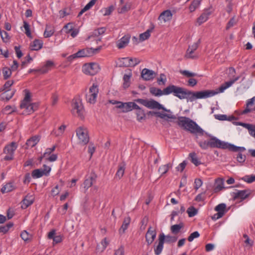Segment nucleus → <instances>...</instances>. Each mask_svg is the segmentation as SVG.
<instances>
[{"label":"nucleus","mask_w":255,"mask_h":255,"mask_svg":"<svg viewBox=\"0 0 255 255\" xmlns=\"http://www.w3.org/2000/svg\"><path fill=\"white\" fill-rule=\"evenodd\" d=\"M130 222V218L129 217H126L124 219L123 224L119 230V233L123 234L125 233V231L128 229V225Z\"/></svg>","instance_id":"72a5a7b5"},{"label":"nucleus","mask_w":255,"mask_h":255,"mask_svg":"<svg viewBox=\"0 0 255 255\" xmlns=\"http://www.w3.org/2000/svg\"><path fill=\"white\" fill-rule=\"evenodd\" d=\"M14 189V187L12 182H9L4 185L1 189L2 193L9 192Z\"/></svg>","instance_id":"58836bf2"},{"label":"nucleus","mask_w":255,"mask_h":255,"mask_svg":"<svg viewBox=\"0 0 255 255\" xmlns=\"http://www.w3.org/2000/svg\"><path fill=\"white\" fill-rule=\"evenodd\" d=\"M151 30L149 29L147 30L145 32L139 35V41H143L149 38L150 36Z\"/></svg>","instance_id":"de8ad7c7"},{"label":"nucleus","mask_w":255,"mask_h":255,"mask_svg":"<svg viewBox=\"0 0 255 255\" xmlns=\"http://www.w3.org/2000/svg\"><path fill=\"white\" fill-rule=\"evenodd\" d=\"M169 170V164H165L160 166L159 168L158 171L161 172L162 174L166 173Z\"/></svg>","instance_id":"69168bd1"},{"label":"nucleus","mask_w":255,"mask_h":255,"mask_svg":"<svg viewBox=\"0 0 255 255\" xmlns=\"http://www.w3.org/2000/svg\"><path fill=\"white\" fill-rule=\"evenodd\" d=\"M178 125L191 133L199 135H203L205 134L209 136L210 137L209 140L198 142L200 147L203 149H207L210 147L237 150V149L239 148L236 147L234 144L222 141L216 137L206 132L195 122L189 118L186 117H179Z\"/></svg>","instance_id":"f257e3e1"},{"label":"nucleus","mask_w":255,"mask_h":255,"mask_svg":"<svg viewBox=\"0 0 255 255\" xmlns=\"http://www.w3.org/2000/svg\"><path fill=\"white\" fill-rule=\"evenodd\" d=\"M44 175V174L42 169H37L32 171V176L34 178H38Z\"/></svg>","instance_id":"a18cd8bd"},{"label":"nucleus","mask_w":255,"mask_h":255,"mask_svg":"<svg viewBox=\"0 0 255 255\" xmlns=\"http://www.w3.org/2000/svg\"><path fill=\"white\" fill-rule=\"evenodd\" d=\"M97 176L93 171L91 172L89 176H86L84 181V188L87 191L96 182Z\"/></svg>","instance_id":"9d476101"},{"label":"nucleus","mask_w":255,"mask_h":255,"mask_svg":"<svg viewBox=\"0 0 255 255\" xmlns=\"http://www.w3.org/2000/svg\"><path fill=\"white\" fill-rule=\"evenodd\" d=\"M200 236V234L198 232L195 231L191 233L190 236L188 237V241L189 242H192L195 238H198Z\"/></svg>","instance_id":"0e129e2a"},{"label":"nucleus","mask_w":255,"mask_h":255,"mask_svg":"<svg viewBox=\"0 0 255 255\" xmlns=\"http://www.w3.org/2000/svg\"><path fill=\"white\" fill-rule=\"evenodd\" d=\"M43 42L39 39H35L30 43V48L31 50L38 51L42 48Z\"/></svg>","instance_id":"c756f323"},{"label":"nucleus","mask_w":255,"mask_h":255,"mask_svg":"<svg viewBox=\"0 0 255 255\" xmlns=\"http://www.w3.org/2000/svg\"><path fill=\"white\" fill-rule=\"evenodd\" d=\"M236 23L237 20H236L235 17L234 16L232 17L228 22L226 27V29H229L231 27L234 26Z\"/></svg>","instance_id":"13d9d810"},{"label":"nucleus","mask_w":255,"mask_h":255,"mask_svg":"<svg viewBox=\"0 0 255 255\" xmlns=\"http://www.w3.org/2000/svg\"><path fill=\"white\" fill-rule=\"evenodd\" d=\"M255 102V96L253 97L252 99L249 100L246 104L247 108L241 112L242 115H245L248 114L252 111H254L253 108H251L253 106Z\"/></svg>","instance_id":"a878e982"},{"label":"nucleus","mask_w":255,"mask_h":255,"mask_svg":"<svg viewBox=\"0 0 255 255\" xmlns=\"http://www.w3.org/2000/svg\"><path fill=\"white\" fill-rule=\"evenodd\" d=\"M146 107L150 109H161L166 112H170V111L169 110L166 109L162 105H161L158 102L152 99L147 101Z\"/></svg>","instance_id":"2eb2a0df"},{"label":"nucleus","mask_w":255,"mask_h":255,"mask_svg":"<svg viewBox=\"0 0 255 255\" xmlns=\"http://www.w3.org/2000/svg\"><path fill=\"white\" fill-rule=\"evenodd\" d=\"M20 237L24 241H27L30 239L31 236L27 231H23L21 232Z\"/></svg>","instance_id":"bf43d9fd"},{"label":"nucleus","mask_w":255,"mask_h":255,"mask_svg":"<svg viewBox=\"0 0 255 255\" xmlns=\"http://www.w3.org/2000/svg\"><path fill=\"white\" fill-rule=\"evenodd\" d=\"M76 56L79 58L90 57L92 56V52L89 48L82 49L76 52Z\"/></svg>","instance_id":"bb28decb"},{"label":"nucleus","mask_w":255,"mask_h":255,"mask_svg":"<svg viewBox=\"0 0 255 255\" xmlns=\"http://www.w3.org/2000/svg\"><path fill=\"white\" fill-rule=\"evenodd\" d=\"M200 2L198 0H194L189 6V10L191 12H193L199 6Z\"/></svg>","instance_id":"864d4df0"},{"label":"nucleus","mask_w":255,"mask_h":255,"mask_svg":"<svg viewBox=\"0 0 255 255\" xmlns=\"http://www.w3.org/2000/svg\"><path fill=\"white\" fill-rule=\"evenodd\" d=\"M215 96V93L210 92V90H204L198 92H192L186 90V94L184 95V99H186L187 101L191 102L194 101L198 99H205Z\"/></svg>","instance_id":"7ed1b4c3"},{"label":"nucleus","mask_w":255,"mask_h":255,"mask_svg":"<svg viewBox=\"0 0 255 255\" xmlns=\"http://www.w3.org/2000/svg\"><path fill=\"white\" fill-rule=\"evenodd\" d=\"M236 125L242 126L249 130L250 134L255 138V125L241 122L235 123Z\"/></svg>","instance_id":"412c9836"},{"label":"nucleus","mask_w":255,"mask_h":255,"mask_svg":"<svg viewBox=\"0 0 255 255\" xmlns=\"http://www.w3.org/2000/svg\"><path fill=\"white\" fill-rule=\"evenodd\" d=\"M10 94L8 93L9 92L4 91L3 93L1 94L0 96V99L2 100H6V101H9L14 95L15 93V90H12L10 91Z\"/></svg>","instance_id":"c9c22d12"},{"label":"nucleus","mask_w":255,"mask_h":255,"mask_svg":"<svg viewBox=\"0 0 255 255\" xmlns=\"http://www.w3.org/2000/svg\"><path fill=\"white\" fill-rule=\"evenodd\" d=\"M156 73L152 70L144 68L141 73V76L145 81H149L154 79Z\"/></svg>","instance_id":"dca6fc26"},{"label":"nucleus","mask_w":255,"mask_h":255,"mask_svg":"<svg viewBox=\"0 0 255 255\" xmlns=\"http://www.w3.org/2000/svg\"><path fill=\"white\" fill-rule=\"evenodd\" d=\"M224 188V180L222 178H217L215 180L214 191L215 192H218Z\"/></svg>","instance_id":"473e14b6"},{"label":"nucleus","mask_w":255,"mask_h":255,"mask_svg":"<svg viewBox=\"0 0 255 255\" xmlns=\"http://www.w3.org/2000/svg\"><path fill=\"white\" fill-rule=\"evenodd\" d=\"M236 147H239V149H237V150H229L230 151L233 152H238L237 154L236 158L237 161L240 163H244L246 159V156L245 154H243L242 152L246 150V148L244 147L237 146L235 145Z\"/></svg>","instance_id":"a211bd4d"},{"label":"nucleus","mask_w":255,"mask_h":255,"mask_svg":"<svg viewBox=\"0 0 255 255\" xmlns=\"http://www.w3.org/2000/svg\"><path fill=\"white\" fill-rule=\"evenodd\" d=\"M149 92L152 95L155 96L159 97L164 95V89L162 91L160 89L152 87L150 88Z\"/></svg>","instance_id":"e433bc0d"},{"label":"nucleus","mask_w":255,"mask_h":255,"mask_svg":"<svg viewBox=\"0 0 255 255\" xmlns=\"http://www.w3.org/2000/svg\"><path fill=\"white\" fill-rule=\"evenodd\" d=\"M2 73L3 76V79L6 80L8 79L11 75V70L7 67H4L2 69Z\"/></svg>","instance_id":"79ce46f5"},{"label":"nucleus","mask_w":255,"mask_h":255,"mask_svg":"<svg viewBox=\"0 0 255 255\" xmlns=\"http://www.w3.org/2000/svg\"><path fill=\"white\" fill-rule=\"evenodd\" d=\"M130 36L126 35L119 39L116 43V45L119 49H122L127 46L129 42Z\"/></svg>","instance_id":"aec40b11"},{"label":"nucleus","mask_w":255,"mask_h":255,"mask_svg":"<svg viewBox=\"0 0 255 255\" xmlns=\"http://www.w3.org/2000/svg\"><path fill=\"white\" fill-rule=\"evenodd\" d=\"M202 181L201 179L196 178L194 181V189L198 190L202 185Z\"/></svg>","instance_id":"338daca9"},{"label":"nucleus","mask_w":255,"mask_h":255,"mask_svg":"<svg viewBox=\"0 0 255 255\" xmlns=\"http://www.w3.org/2000/svg\"><path fill=\"white\" fill-rule=\"evenodd\" d=\"M240 76H237L234 79L231 80L229 81L226 82L224 84H222L219 89L216 90H210V92H214L215 95L220 93H223L226 89L231 87L234 83L240 79Z\"/></svg>","instance_id":"9b49d317"},{"label":"nucleus","mask_w":255,"mask_h":255,"mask_svg":"<svg viewBox=\"0 0 255 255\" xmlns=\"http://www.w3.org/2000/svg\"><path fill=\"white\" fill-rule=\"evenodd\" d=\"M165 238L164 234L161 233L158 237V243L156 246H154V251L155 255H159L163 249Z\"/></svg>","instance_id":"4468645a"},{"label":"nucleus","mask_w":255,"mask_h":255,"mask_svg":"<svg viewBox=\"0 0 255 255\" xmlns=\"http://www.w3.org/2000/svg\"><path fill=\"white\" fill-rule=\"evenodd\" d=\"M13 80H8L6 81L3 86L0 89V92L2 91H6V92H10L9 88L13 85Z\"/></svg>","instance_id":"37998d69"},{"label":"nucleus","mask_w":255,"mask_h":255,"mask_svg":"<svg viewBox=\"0 0 255 255\" xmlns=\"http://www.w3.org/2000/svg\"><path fill=\"white\" fill-rule=\"evenodd\" d=\"M211 12L212 11L210 9H207L204 10L203 13L197 19V22L199 25H200L208 20L209 16L211 14Z\"/></svg>","instance_id":"5701e85b"},{"label":"nucleus","mask_w":255,"mask_h":255,"mask_svg":"<svg viewBox=\"0 0 255 255\" xmlns=\"http://www.w3.org/2000/svg\"><path fill=\"white\" fill-rule=\"evenodd\" d=\"M40 137L39 135H36L29 138L26 142V145L27 146L26 148L33 147L35 146L39 141Z\"/></svg>","instance_id":"393cba45"},{"label":"nucleus","mask_w":255,"mask_h":255,"mask_svg":"<svg viewBox=\"0 0 255 255\" xmlns=\"http://www.w3.org/2000/svg\"><path fill=\"white\" fill-rule=\"evenodd\" d=\"M186 90L182 87L170 85L164 88V95H168L172 94L174 96L182 100L185 97L184 95L186 94Z\"/></svg>","instance_id":"20e7f679"},{"label":"nucleus","mask_w":255,"mask_h":255,"mask_svg":"<svg viewBox=\"0 0 255 255\" xmlns=\"http://www.w3.org/2000/svg\"><path fill=\"white\" fill-rule=\"evenodd\" d=\"M180 73L182 75H183L188 78L193 77H195V76H197L196 73L191 72H190L187 70H180Z\"/></svg>","instance_id":"4d7b16f0"},{"label":"nucleus","mask_w":255,"mask_h":255,"mask_svg":"<svg viewBox=\"0 0 255 255\" xmlns=\"http://www.w3.org/2000/svg\"><path fill=\"white\" fill-rule=\"evenodd\" d=\"M0 34L2 40L4 42H7L9 39V37L7 32L4 30L0 31Z\"/></svg>","instance_id":"680f3d73"},{"label":"nucleus","mask_w":255,"mask_h":255,"mask_svg":"<svg viewBox=\"0 0 255 255\" xmlns=\"http://www.w3.org/2000/svg\"><path fill=\"white\" fill-rule=\"evenodd\" d=\"M128 60H129L130 63L132 64L131 65V67H135L141 62V61L137 58L129 57Z\"/></svg>","instance_id":"e2e57ef3"},{"label":"nucleus","mask_w":255,"mask_h":255,"mask_svg":"<svg viewBox=\"0 0 255 255\" xmlns=\"http://www.w3.org/2000/svg\"><path fill=\"white\" fill-rule=\"evenodd\" d=\"M23 27L25 30L26 35L29 38H32L29 24L25 21H23Z\"/></svg>","instance_id":"6e6d98bb"},{"label":"nucleus","mask_w":255,"mask_h":255,"mask_svg":"<svg viewBox=\"0 0 255 255\" xmlns=\"http://www.w3.org/2000/svg\"><path fill=\"white\" fill-rule=\"evenodd\" d=\"M187 213L189 217H192L197 214L198 210L193 206H191L188 208Z\"/></svg>","instance_id":"8fccbe9b"},{"label":"nucleus","mask_w":255,"mask_h":255,"mask_svg":"<svg viewBox=\"0 0 255 255\" xmlns=\"http://www.w3.org/2000/svg\"><path fill=\"white\" fill-rule=\"evenodd\" d=\"M25 97L21 102L20 108L24 109L25 114L29 115L37 110L38 104L36 103H31L30 92L27 90H25Z\"/></svg>","instance_id":"f03ea898"},{"label":"nucleus","mask_w":255,"mask_h":255,"mask_svg":"<svg viewBox=\"0 0 255 255\" xmlns=\"http://www.w3.org/2000/svg\"><path fill=\"white\" fill-rule=\"evenodd\" d=\"M242 179L247 183H251L255 181V175H246L243 177Z\"/></svg>","instance_id":"5fc2aeb1"},{"label":"nucleus","mask_w":255,"mask_h":255,"mask_svg":"<svg viewBox=\"0 0 255 255\" xmlns=\"http://www.w3.org/2000/svg\"><path fill=\"white\" fill-rule=\"evenodd\" d=\"M166 81V78L165 75L164 74H161L160 75V77L157 79V83L159 85H161V83L162 82V85H165Z\"/></svg>","instance_id":"774afa93"},{"label":"nucleus","mask_w":255,"mask_h":255,"mask_svg":"<svg viewBox=\"0 0 255 255\" xmlns=\"http://www.w3.org/2000/svg\"><path fill=\"white\" fill-rule=\"evenodd\" d=\"M124 107L122 112L123 113H127L132 111V109H134V108H137L138 105L136 104L134 102H127L124 103Z\"/></svg>","instance_id":"7c9ffc66"},{"label":"nucleus","mask_w":255,"mask_h":255,"mask_svg":"<svg viewBox=\"0 0 255 255\" xmlns=\"http://www.w3.org/2000/svg\"><path fill=\"white\" fill-rule=\"evenodd\" d=\"M34 199L32 195L27 194L21 202V208L24 209H26L33 203Z\"/></svg>","instance_id":"4be33fe9"},{"label":"nucleus","mask_w":255,"mask_h":255,"mask_svg":"<svg viewBox=\"0 0 255 255\" xmlns=\"http://www.w3.org/2000/svg\"><path fill=\"white\" fill-rule=\"evenodd\" d=\"M130 8V6L129 4H126L123 6H122L121 7H119L118 9V11L119 13H124L128 10H129Z\"/></svg>","instance_id":"052dcab7"},{"label":"nucleus","mask_w":255,"mask_h":255,"mask_svg":"<svg viewBox=\"0 0 255 255\" xmlns=\"http://www.w3.org/2000/svg\"><path fill=\"white\" fill-rule=\"evenodd\" d=\"M115 9V6L113 5L109 6L108 7L104 8L101 10L104 16L109 15Z\"/></svg>","instance_id":"49530a36"},{"label":"nucleus","mask_w":255,"mask_h":255,"mask_svg":"<svg viewBox=\"0 0 255 255\" xmlns=\"http://www.w3.org/2000/svg\"><path fill=\"white\" fill-rule=\"evenodd\" d=\"M189 157H190L191 158V162L196 166L201 164V162L200 161H199V159L198 158L196 153L191 152L189 154Z\"/></svg>","instance_id":"ea45409f"},{"label":"nucleus","mask_w":255,"mask_h":255,"mask_svg":"<svg viewBox=\"0 0 255 255\" xmlns=\"http://www.w3.org/2000/svg\"><path fill=\"white\" fill-rule=\"evenodd\" d=\"M132 76V73L131 70H129L128 73L125 74L123 77V87L124 89H126L128 88L130 85V79Z\"/></svg>","instance_id":"c85d7f7f"},{"label":"nucleus","mask_w":255,"mask_h":255,"mask_svg":"<svg viewBox=\"0 0 255 255\" xmlns=\"http://www.w3.org/2000/svg\"><path fill=\"white\" fill-rule=\"evenodd\" d=\"M136 111V115L137 117V120L139 122H141L142 120L145 119V114L143 109L140 108L138 106L137 108H134Z\"/></svg>","instance_id":"f704fd0d"},{"label":"nucleus","mask_w":255,"mask_h":255,"mask_svg":"<svg viewBox=\"0 0 255 255\" xmlns=\"http://www.w3.org/2000/svg\"><path fill=\"white\" fill-rule=\"evenodd\" d=\"M72 113L80 118H84V110L81 101L79 99H74L72 104Z\"/></svg>","instance_id":"39448f33"},{"label":"nucleus","mask_w":255,"mask_h":255,"mask_svg":"<svg viewBox=\"0 0 255 255\" xmlns=\"http://www.w3.org/2000/svg\"><path fill=\"white\" fill-rule=\"evenodd\" d=\"M98 93L99 89L98 86L93 84L90 88L88 94L86 95L87 101L90 104L95 103Z\"/></svg>","instance_id":"6e6552de"},{"label":"nucleus","mask_w":255,"mask_h":255,"mask_svg":"<svg viewBox=\"0 0 255 255\" xmlns=\"http://www.w3.org/2000/svg\"><path fill=\"white\" fill-rule=\"evenodd\" d=\"M13 226V224L9 222L5 226H0V233H6Z\"/></svg>","instance_id":"3c124183"},{"label":"nucleus","mask_w":255,"mask_h":255,"mask_svg":"<svg viewBox=\"0 0 255 255\" xmlns=\"http://www.w3.org/2000/svg\"><path fill=\"white\" fill-rule=\"evenodd\" d=\"M147 114L151 115H155L156 117H159L162 119H166V118L172 119H176L175 115L166 113H161L158 112L149 111Z\"/></svg>","instance_id":"b1692460"},{"label":"nucleus","mask_w":255,"mask_h":255,"mask_svg":"<svg viewBox=\"0 0 255 255\" xmlns=\"http://www.w3.org/2000/svg\"><path fill=\"white\" fill-rule=\"evenodd\" d=\"M17 147L16 142H12L6 145L3 148V153L6 155L4 157V160H11L13 159L14 151Z\"/></svg>","instance_id":"423d86ee"},{"label":"nucleus","mask_w":255,"mask_h":255,"mask_svg":"<svg viewBox=\"0 0 255 255\" xmlns=\"http://www.w3.org/2000/svg\"><path fill=\"white\" fill-rule=\"evenodd\" d=\"M226 205L224 203L219 204L217 206H216L215 208V210L217 211V213L215 214L212 217V220H216L222 218L226 212Z\"/></svg>","instance_id":"f8f14e48"},{"label":"nucleus","mask_w":255,"mask_h":255,"mask_svg":"<svg viewBox=\"0 0 255 255\" xmlns=\"http://www.w3.org/2000/svg\"><path fill=\"white\" fill-rule=\"evenodd\" d=\"M125 170V164L121 163L118 165V169L116 174V177L121 179L124 175Z\"/></svg>","instance_id":"4c0bfd02"},{"label":"nucleus","mask_w":255,"mask_h":255,"mask_svg":"<svg viewBox=\"0 0 255 255\" xmlns=\"http://www.w3.org/2000/svg\"><path fill=\"white\" fill-rule=\"evenodd\" d=\"M201 42L200 39H198L197 42L194 43L192 45L189 46L186 52V56L187 58L195 59L197 58V56L193 55V53L198 47L199 44Z\"/></svg>","instance_id":"f3484780"},{"label":"nucleus","mask_w":255,"mask_h":255,"mask_svg":"<svg viewBox=\"0 0 255 255\" xmlns=\"http://www.w3.org/2000/svg\"><path fill=\"white\" fill-rule=\"evenodd\" d=\"M156 237V232L151 227H149L145 234V240L148 246L150 245Z\"/></svg>","instance_id":"ddd939ff"},{"label":"nucleus","mask_w":255,"mask_h":255,"mask_svg":"<svg viewBox=\"0 0 255 255\" xmlns=\"http://www.w3.org/2000/svg\"><path fill=\"white\" fill-rule=\"evenodd\" d=\"M172 14L170 10H166L162 12L159 15L158 19L163 20L164 22L171 19Z\"/></svg>","instance_id":"2f4dec72"},{"label":"nucleus","mask_w":255,"mask_h":255,"mask_svg":"<svg viewBox=\"0 0 255 255\" xmlns=\"http://www.w3.org/2000/svg\"><path fill=\"white\" fill-rule=\"evenodd\" d=\"M164 238H165V241L164 242L170 244V243H175L177 240V238L175 236H172L169 235L165 236L164 235Z\"/></svg>","instance_id":"603ef678"},{"label":"nucleus","mask_w":255,"mask_h":255,"mask_svg":"<svg viewBox=\"0 0 255 255\" xmlns=\"http://www.w3.org/2000/svg\"><path fill=\"white\" fill-rule=\"evenodd\" d=\"M76 134L80 144L86 145L88 143L89 137L87 129L82 127L78 128L76 130Z\"/></svg>","instance_id":"0eeeda50"},{"label":"nucleus","mask_w":255,"mask_h":255,"mask_svg":"<svg viewBox=\"0 0 255 255\" xmlns=\"http://www.w3.org/2000/svg\"><path fill=\"white\" fill-rule=\"evenodd\" d=\"M82 70L86 74L95 75L99 72L100 67L96 63H86L83 66Z\"/></svg>","instance_id":"1a4fd4ad"},{"label":"nucleus","mask_w":255,"mask_h":255,"mask_svg":"<svg viewBox=\"0 0 255 255\" xmlns=\"http://www.w3.org/2000/svg\"><path fill=\"white\" fill-rule=\"evenodd\" d=\"M53 65L54 63L52 61L48 60L46 61L45 64L41 68L36 69V71L42 74L46 73L51 69V68Z\"/></svg>","instance_id":"cd10ccee"},{"label":"nucleus","mask_w":255,"mask_h":255,"mask_svg":"<svg viewBox=\"0 0 255 255\" xmlns=\"http://www.w3.org/2000/svg\"><path fill=\"white\" fill-rule=\"evenodd\" d=\"M234 199H245L248 198L251 194L249 190H238L237 192L233 193Z\"/></svg>","instance_id":"6ab92c4d"},{"label":"nucleus","mask_w":255,"mask_h":255,"mask_svg":"<svg viewBox=\"0 0 255 255\" xmlns=\"http://www.w3.org/2000/svg\"><path fill=\"white\" fill-rule=\"evenodd\" d=\"M183 227V224L181 223L179 224L174 225L171 226L170 230L171 232L174 234H177L180 230Z\"/></svg>","instance_id":"a19ab883"},{"label":"nucleus","mask_w":255,"mask_h":255,"mask_svg":"<svg viewBox=\"0 0 255 255\" xmlns=\"http://www.w3.org/2000/svg\"><path fill=\"white\" fill-rule=\"evenodd\" d=\"M54 30L53 28L46 25L45 30L44 32V36L46 38L51 37L54 33Z\"/></svg>","instance_id":"09e8293b"},{"label":"nucleus","mask_w":255,"mask_h":255,"mask_svg":"<svg viewBox=\"0 0 255 255\" xmlns=\"http://www.w3.org/2000/svg\"><path fill=\"white\" fill-rule=\"evenodd\" d=\"M66 126L64 125H63L58 128V129L57 130H53L52 132V134L55 135V136H60L63 134L64 131L65 130Z\"/></svg>","instance_id":"c03bdc74"}]
</instances>
